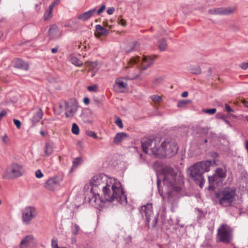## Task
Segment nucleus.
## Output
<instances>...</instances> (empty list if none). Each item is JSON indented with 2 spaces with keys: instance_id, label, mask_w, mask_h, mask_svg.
<instances>
[{
  "instance_id": "nucleus-1",
  "label": "nucleus",
  "mask_w": 248,
  "mask_h": 248,
  "mask_svg": "<svg viewBox=\"0 0 248 248\" xmlns=\"http://www.w3.org/2000/svg\"><path fill=\"white\" fill-rule=\"evenodd\" d=\"M141 144L145 153L153 155L156 158L171 157L178 150L175 141L167 140L160 143V139L158 138L154 139L144 138L142 139Z\"/></svg>"
},
{
  "instance_id": "nucleus-2",
  "label": "nucleus",
  "mask_w": 248,
  "mask_h": 248,
  "mask_svg": "<svg viewBox=\"0 0 248 248\" xmlns=\"http://www.w3.org/2000/svg\"><path fill=\"white\" fill-rule=\"evenodd\" d=\"M111 179L113 178H108L104 174L96 175L93 178L91 182L92 197L89 199V202L92 206L96 208L103 206L104 202L100 197L99 192L106 189V187Z\"/></svg>"
},
{
  "instance_id": "nucleus-3",
  "label": "nucleus",
  "mask_w": 248,
  "mask_h": 248,
  "mask_svg": "<svg viewBox=\"0 0 248 248\" xmlns=\"http://www.w3.org/2000/svg\"><path fill=\"white\" fill-rule=\"evenodd\" d=\"M162 173L164 185L171 190L168 192V197L170 198L172 196L174 192H178L181 190L182 186L184 184L183 177L180 174H178V171L170 166L164 167Z\"/></svg>"
},
{
  "instance_id": "nucleus-4",
  "label": "nucleus",
  "mask_w": 248,
  "mask_h": 248,
  "mask_svg": "<svg viewBox=\"0 0 248 248\" xmlns=\"http://www.w3.org/2000/svg\"><path fill=\"white\" fill-rule=\"evenodd\" d=\"M105 188V190L101 191L105 201L112 202L116 201L120 204L126 203V196L122 187L120 182L117 179H110L108 186Z\"/></svg>"
},
{
  "instance_id": "nucleus-5",
  "label": "nucleus",
  "mask_w": 248,
  "mask_h": 248,
  "mask_svg": "<svg viewBox=\"0 0 248 248\" xmlns=\"http://www.w3.org/2000/svg\"><path fill=\"white\" fill-rule=\"evenodd\" d=\"M211 165L210 161H203L194 164L188 169L190 177L201 188L203 187L205 182L203 174L210 170Z\"/></svg>"
},
{
  "instance_id": "nucleus-6",
  "label": "nucleus",
  "mask_w": 248,
  "mask_h": 248,
  "mask_svg": "<svg viewBox=\"0 0 248 248\" xmlns=\"http://www.w3.org/2000/svg\"><path fill=\"white\" fill-rule=\"evenodd\" d=\"M155 59V57L144 56L142 58L141 62H140V57H133L128 61V66L125 68L136 65L139 68V73L141 75L143 70L148 69L154 63Z\"/></svg>"
},
{
  "instance_id": "nucleus-7",
  "label": "nucleus",
  "mask_w": 248,
  "mask_h": 248,
  "mask_svg": "<svg viewBox=\"0 0 248 248\" xmlns=\"http://www.w3.org/2000/svg\"><path fill=\"white\" fill-rule=\"evenodd\" d=\"M236 196V190L233 188H226L216 193V197L219 203L224 207L230 206L234 201Z\"/></svg>"
},
{
  "instance_id": "nucleus-8",
  "label": "nucleus",
  "mask_w": 248,
  "mask_h": 248,
  "mask_svg": "<svg viewBox=\"0 0 248 248\" xmlns=\"http://www.w3.org/2000/svg\"><path fill=\"white\" fill-rule=\"evenodd\" d=\"M218 240L223 243L229 244L232 239V230L226 224H221L217 230Z\"/></svg>"
},
{
  "instance_id": "nucleus-9",
  "label": "nucleus",
  "mask_w": 248,
  "mask_h": 248,
  "mask_svg": "<svg viewBox=\"0 0 248 248\" xmlns=\"http://www.w3.org/2000/svg\"><path fill=\"white\" fill-rule=\"evenodd\" d=\"M140 212L143 218L146 220V225L149 227V222L153 219V227H155L157 222V215L154 216L152 210V204H147L140 207Z\"/></svg>"
},
{
  "instance_id": "nucleus-10",
  "label": "nucleus",
  "mask_w": 248,
  "mask_h": 248,
  "mask_svg": "<svg viewBox=\"0 0 248 248\" xmlns=\"http://www.w3.org/2000/svg\"><path fill=\"white\" fill-rule=\"evenodd\" d=\"M23 167L17 163H13L8 166L6 172L11 178H17L21 176L24 173Z\"/></svg>"
},
{
  "instance_id": "nucleus-11",
  "label": "nucleus",
  "mask_w": 248,
  "mask_h": 248,
  "mask_svg": "<svg viewBox=\"0 0 248 248\" xmlns=\"http://www.w3.org/2000/svg\"><path fill=\"white\" fill-rule=\"evenodd\" d=\"M65 109L66 112L65 113V116L66 118L74 116L78 109V102L75 99H70L68 101H63Z\"/></svg>"
},
{
  "instance_id": "nucleus-12",
  "label": "nucleus",
  "mask_w": 248,
  "mask_h": 248,
  "mask_svg": "<svg viewBox=\"0 0 248 248\" xmlns=\"http://www.w3.org/2000/svg\"><path fill=\"white\" fill-rule=\"evenodd\" d=\"M37 215L36 209L32 206L26 207L22 212V219L24 224H28Z\"/></svg>"
},
{
  "instance_id": "nucleus-13",
  "label": "nucleus",
  "mask_w": 248,
  "mask_h": 248,
  "mask_svg": "<svg viewBox=\"0 0 248 248\" xmlns=\"http://www.w3.org/2000/svg\"><path fill=\"white\" fill-rule=\"evenodd\" d=\"M235 10V8H215L208 10V13L211 15H229Z\"/></svg>"
},
{
  "instance_id": "nucleus-14",
  "label": "nucleus",
  "mask_w": 248,
  "mask_h": 248,
  "mask_svg": "<svg viewBox=\"0 0 248 248\" xmlns=\"http://www.w3.org/2000/svg\"><path fill=\"white\" fill-rule=\"evenodd\" d=\"M61 181V179L58 177L50 178L46 181L44 187L48 190L53 191L60 185Z\"/></svg>"
},
{
  "instance_id": "nucleus-15",
  "label": "nucleus",
  "mask_w": 248,
  "mask_h": 248,
  "mask_svg": "<svg viewBox=\"0 0 248 248\" xmlns=\"http://www.w3.org/2000/svg\"><path fill=\"white\" fill-rule=\"evenodd\" d=\"M36 241L32 235H28L25 237L20 243V248H27L34 247Z\"/></svg>"
},
{
  "instance_id": "nucleus-16",
  "label": "nucleus",
  "mask_w": 248,
  "mask_h": 248,
  "mask_svg": "<svg viewBox=\"0 0 248 248\" xmlns=\"http://www.w3.org/2000/svg\"><path fill=\"white\" fill-rule=\"evenodd\" d=\"M222 179L214 174L212 176L208 177L209 187L208 189L210 190H214L220 183L222 182Z\"/></svg>"
},
{
  "instance_id": "nucleus-17",
  "label": "nucleus",
  "mask_w": 248,
  "mask_h": 248,
  "mask_svg": "<svg viewBox=\"0 0 248 248\" xmlns=\"http://www.w3.org/2000/svg\"><path fill=\"white\" fill-rule=\"evenodd\" d=\"M12 63L14 67L16 68L25 71H27L29 69V64L20 59H15L13 61Z\"/></svg>"
},
{
  "instance_id": "nucleus-18",
  "label": "nucleus",
  "mask_w": 248,
  "mask_h": 248,
  "mask_svg": "<svg viewBox=\"0 0 248 248\" xmlns=\"http://www.w3.org/2000/svg\"><path fill=\"white\" fill-rule=\"evenodd\" d=\"M96 12V8H93L86 12H84L77 17L78 19L82 21H86L93 17Z\"/></svg>"
},
{
  "instance_id": "nucleus-19",
  "label": "nucleus",
  "mask_w": 248,
  "mask_h": 248,
  "mask_svg": "<svg viewBox=\"0 0 248 248\" xmlns=\"http://www.w3.org/2000/svg\"><path fill=\"white\" fill-rule=\"evenodd\" d=\"M43 112L41 108L37 109L33 113L32 117L30 120L32 124V126H34L35 124L39 122L42 118Z\"/></svg>"
},
{
  "instance_id": "nucleus-20",
  "label": "nucleus",
  "mask_w": 248,
  "mask_h": 248,
  "mask_svg": "<svg viewBox=\"0 0 248 248\" xmlns=\"http://www.w3.org/2000/svg\"><path fill=\"white\" fill-rule=\"evenodd\" d=\"M61 36V32H48L46 38L48 41H55L60 38Z\"/></svg>"
},
{
  "instance_id": "nucleus-21",
  "label": "nucleus",
  "mask_w": 248,
  "mask_h": 248,
  "mask_svg": "<svg viewBox=\"0 0 248 248\" xmlns=\"http://www.w3.org/2000/svg\"><path fill=\"white\" fill-rule=\"evenodd\" d=\"M127 137L128 135L125 133H118L116 135V136L114 138V142L115 144H119Z\"/></svg>"
},
{
  "instance_id": "nucleus-22",
  "label": "nucleus",
  "mask_w": 248,
  "mask_h": 248,
  "mask_svg": "<svg viewBox=\"0 0 248 248\" xmlns=\"http://www.w3.org/2000/svg\"><path fill=\"white\" fill-rule=\"evenodd\" d=\"M139 48L140 44L137 42H133L129 44L128 46L125 48V51L130 52L132 51L139 50Z\"/></svg>"
},
{
  "instance_id": "nucleus-23",
  "label": "nucleus",
  "mask_w": 248,
  "mask_h": 248,
  "mask_svg": "<svg viewBox=\"0 0 248 248\" xmlns=\"http://www.w3.org/2000/svg\"><path fill=\"white\" fill-rule=\"evenodd\" d=\"M45 148V153L46 156L50 155L53 152V147L51 143L46 142Z\"/></svg>"
},
{
  "instance_id": "nucleus-24",
  "label": "nucleus",
  "mask_w": 248,
  "mask_h": 248,
  "mask_svg": "<svg viewBox=\"0 0 248 248\" xmlns=\"http://www.w3.org/2000/svg\"><path fill=\"white\" fill-rule=\"evenodd\" d=\"M127 86V83L122 80L121 78H117L115 80V85L114 87L118 88L119 89H124Z\"/></svg>"
},
{
  "instance_id": "nucleus-25",
  "label": "nucleus",
  "mask_w": 248,
  "mask_h": 248,
  "mask_svg": "<svg viewBox=\"0 0 248 248\" xmlns=\"http://www.w3.org/2000/svg\"><path fill=\"white\" fill-rule=\"evenodd\" d=\"M158 47L160 51H164L167 47V43L166 39L164 38H161L158 41Z\"/></svg>"
},
{
  "instance_id": "nucleus-26",
  "label": "nucleus",
  "mask_w": 248,
  "mask_h": 248,
  "mask_svg": "<svg viewBox=\"0 0 248 248\" xmlns=\"http://www.w3.org/2000/svg\"><path fill=\"white\" fill-rule=\"evenodd\" d=\"M189 71L192 74L199 75L201 73L202 70L199 65H194L190 67Z\"/></svg>"
},
{
  "instance_id": "nucleus-27",
  "label": "nucleus",
  "mask_w": 248,
  "mask_h": 248,
  "mask_svg": "<svg viewBox=\"0 0 248 248\" xmlns=\"http://www.w3.org/2000/svg\"><path fill=\"white\" fill-rule=\"evenodd\" d=\"M215 174L222 179L225 178L226 176V171L221 168H217Z\"/></svg>"
},
{
  "instance_id": "nucleus-28",
  "label": "nucleus",
  "mask_w": 248,
  "mask_h": 248,
  "mask_svg": "<svg viewBox=\"0 0 248 248\" xmlns=\"http://www.w3.org/2000/svg\"><path fill=\"white\" fill-rule=\"evenodd\" d=\"M109 32H94V35L96 38L102 40L108 34Z\"/></svg>"
},
{
  "instance_id": "nucleus-29",
  "label": "nucleus",
  "mask_w": 248,
  "mask_h": 248,
  "mask_svg": "<svg viewBox=\"0 0 248 248\" xmlns=\"http://www.w3.org/2000/svg\"><path fill=\"white\" fill-rule=\"evenodd\" d=\"M70 62L72 64L78 67L81 66L83 64V63L79 59L75 57H71L70 58Z\"/></svg>"
},
{
  "instance_id": "nucleus-30",
  "label": "nucleus",
  "mask_w": 248,
  "mask_h": 248,
  "mask_svg": "<svg viewBox=\"0 0 248 248\" xmlns=\"http://www.w3.org/2000/svg\"><path fill=\"white\" fill-rule=\"evenodd\" d=\"M81 162V160L80 158H77L74 159L73 161V166L71 168V170L77 168Z\"/></svg>"
},
{
  "instance_id": "nucleus-31",
  "label": "nucleus",
  "mask_w": 248,
  "mask_h": 248,
  "mask_svg": "<svg viewBox=\"0 0 248 248\" xmlns=\"http://www.w3.org/2000/svg\"><path fill=\"white\" fill-rule=\"evenodd\" d=\"M80 230V228L79 226L77 224H74L73 227H72V233L74 235H77L78 234L79 231Z\"/></svg>"
},
{
  "instance_id": "nucleus-32",
  "label": "nucleus",
  "mask_w": 248,
  "mask_h": 248,
  "mask_svg": "<svg viewBox=\"0 0 248 248\" xmlns=\"http://www.w3.org/2000/svg\"><path fill=\"white\" fill-rule=\"evenodd\" d=\"M52 16V12L51 10H47L44 14V18L45 20L50 19Z\"/></svg>"
},
{
  "instance_id": "nucleus-33",
  "label": "nucleus",
  "mask_w": 248,
  "mask_h": 248,
  "mask_svg": "<svg viewBox=\"0 0 248 248\" xmlns=\"http://www.w3.org/2000/svg\"><path fill=\"white\" fill-rule=\"evenodd\" d=\"M72 132L75 135H78L79 134V128L76 123H73L72 124Z\"/></svg>"
},
{
  "instance_id": "nucleus-34",
  "label": "nucleus",
  "mask_w": 248,
  "mask_h": 248,
  "mask_svg": "<svg viewBox=\"0 0 248 248\" xmlns=\"http://www.w3.org/2000/svg\"><path fill=\"white\" fill-rule=\"evenodd\" d=\"M190 102L188 100H182L178 102L177 107L179 108H182L185 107L187 104Z\"/></svg>"
},
{
  "instance_id": "nucleus-35",
  "label": "nucleus",
  "mask_w": 248,
  "mask_h": 248,
  "mask_svg": "<svg viewBox=\"0 0 248 248\" xmlns=\"http://www.w3.org/2000/svg\"><path fill=\"white\" fill-rule=\"evenodd\" d=\"M151 99L153 101L156 103H159L162 101V98L160 96L157 95H153L151 96Z\"/></svg>"
},
{
  "instance_id": "nucleus-36",
  "label": "nucleus",
  "mask_w": 248,
  "mask_h": 248,
  "mask_svg": "<svg viewBox=\"0 0 248 248\" xmlns=\"http://www.w3.org/2000/svg\"><path fill=\"white\" fill-rule=\"evenodd\" d=\"M203 111L205 113L209 114H213L215 113L217 111V109L215 108H210V109H206L205 110H203Z\"/></svg>"
},
{
  "instance_id": "nucleus-37",
  "label": "nucleus",
  "mask_w": 248,
  "mask_h": 248,
  "mask_svg": "<svg viewBox=\"0 0 248 248\" xmlns=\"http://www.w3.org/2000/svg\"><path fill=\"white\" fill-rule=\"evenodd\" d=\"M86 134L88 136L92 137L94 139H96L97 138V136L96 133L92 131H90V130L87 131Z\"/></svg>"
},
{
  "instance_id": "nucleus-38",
  "label": "nucleus",
  "mask_w": 248,
  "mask_h": 248,
  "mask_svg": "<svg viewBox=\"0 0 248 248\" xmlns=\"http://www.w3.org/2000/svg\"><path fill=\"white\" fill-rule=\"evenodd\" d=\"M115 124L117 125V126L120 128H122L123 127V124L122 120L120 118L118 117L115 121Z\"/></svg>"
},
{
  "instance_id": "nucleus-39",
  "label": "nucleus",
  "mask_w": 248,
  "mask_h": 248,
  "mask_svg": "<svg viewBox=\"0 0 248 248\" xmlns=\"http://www.w3.org/2000/svg\"><path fill=\"white\" fill-rule=\"evenodd\" d=\"M51 246L52 248H59L58 241L56 239H52L51 240Z\"/></svg>"
},
{
  "instance_id": "nucleus-40",
  "label": "nucleus",
  "mask_w": 248,
  "mask_h": 248,
  "mask_svg": "<svg viewBox=\"0 0 248 248\" xmlns=\"http://www.w3.org/2000/svg\"><path fill=\"white\" fill-rule=\"evenodd\" d=\"M96 31H108L104 27L100 25H96L95 27Z\"/></svg>"
},
{
  "instance_id": "nucleus-41",
  "label": "nucleus",
  "mask_w": 248,
  "mask_h": 248,
  "mask_svg": "<svg viewBox=\"0 0 248 248\" xmlns=\"http://www.w3.org/2000/svg\"><path fill=\"white\" fill-rule=\"evenodd\" d=\"M35 175L37 178H41L44 176L40 170H37L35 172Z\"/></svg>"
},
{
  "instance_id": "nucleus-42",
  "label": "nucleus",
  "mask_w": 248,
  "mask_h": 248,
  "mask_svg": "<svg viewBox=\"0 0 248 248\" xmlns=\"http://www.w3.org/2000/svg\"><path fill=\"white\" fill-rule=\"evenodd\" d=\"M87 89L91 92H96L97 90V86L96 85L90 86L87 87Z\"/></svg>"
},
{
  "instance_id": "nucleus-43",
  "label": "nucleus",
  "mask_w": 248,
  "mask_h": 248,
  "mask_svg": "<svg viewBox=\"0 0 248 248\" xmlns=\"http://www.w3.org/2000/svg\"><path fill=\"white\" fill-rule=\"evenodd\" d=\"M140 75H141L139 73V74H136L135 76L131 77L130 78H128L127 77H126L124 78L125 79H136V78H139L140 79H141V78H140Z\"/></svg>"
},
{
  "instance_id": "nucleus-44",
  "label": "nucleus",
  "mask_w": 248,
  "mask_h": 248,
  "mask_svg": "<svg viewBox=\"0 0 248 248\" xmlns=\"http://www.w3.org/2000/svg\"><path fill=\"white\" fill-rule=\"evenodd\" d=\"M115 11V8L111 7H109L108 8L107 12L108 15H111L113 14Z\"/></svg>"
},
{
  "instance_id": "nucleus-45",
  "label": "nucleus",
  "mask_w": 248,
  "mask_h": 248,
  "mask_svg": "<svg viewBox=\"0 0 248 248\" xmlns=\"http://www.w3.org/2000/svg\"><path fill=\"white\" fill-rule=\"evenodd\" d=\"M106 5L105 4L102 5L99 9L96 12L98 15H100L105 9Z\"/></svg>"
},
{
  "instance_id": "nucleus-46",
  "label": "nucleus",
  "mask_w": 248,
  "mask_h": 248,
  "mask_svg": "<svg viewBox=\"0 0 248 248\" xmlns=\"http://www.w3.org/2000/svg\"><path fill=\"white\" fill-rule=\"evenodd\" d=\"M240 67L243 70H246L248 68V62H244L240 65Z\"/></svg>"
},
{
  "instance_id": "nucleus-47",
  "label": "nucleus",
  "mask_w": 248,
  "mask_h": 248,
  "mask_svg": "<svg viewBox=\"0 0 248 248\" xmlns=\"http://www.w3.org/2000/svg\"><path fill=\"white\" fill-rule=\"evenodd\" d=\"M14 123L15 124L16 126L18 129H19L21 127V122L19 120L17 119H14Z\"/></svg>"
},
{
  "instance_id": "nucleus-48",
  "label": "nucleus",
  "mask_w": 248,
  "mask_h": 248,
  "mask_svg": "<svg viewBox=\"0 0 248 248\" xmlns=\"http://www.w3.org/2000/svg\"><path fill=\"white\" fill-rule=\"evenodd\" d=\"M160 183V181L158 179L157 181V187H158V191L159 192V194H160V196L163 198H164V196L163 195V191L161 190L160 187L159 186Z\"/></svg>"
},
{
  "instance_id": "nucleus-49",
  "label": "nucleus",
  "mask_w": 248,
  "mask_h": 248,
  "mask_svg": "<svg viewBox=\"0 0 248 248\" xmlns=\"http://www.w3.org/2000/svg\"><path fill=\"white\" fill-rule=\"evenodd\" d=\"M225 108L226 110L228 112H233V110L227 104H225Z\"/></svg>"
},
{
  "instance_id": "nucleus-50",
  "label": "nucleus",
  "mask_w": 248,
  "mask_h": 248,
  "mask_svg": "<svg viewBox=\"0 0 248 248\" xmlns=\"http://www.w3.org/2000/svg\"><path fill=\"white\" fill-rule=\"evenodd\" d=\"M118 22L119 24H121L123 26H125L126 25V21L122 18L120 19H118Z\"/></svg>"
},
{
  "instance_id": "nucleus-51",
  "label": "nucleus",
  "mask_w": 248,
  "mask_h": 248,
  "mask_svg": "<svg viewBox=\"0 0 248 248\" xmlns=\"http://www.w3.org/2000/svg\"><path fill=\"white\" fill-rule=\"evenodd\" d=\"M57 30H58V27L56 25L53 24L51 25L48 31H55Z\"/></svg>"
},
{
  "instance_id": "nucleus-52",
  "label": "nucleus",
  "mask_w": 248,
  "mask_h": 248,
  "mask_svg": "<svg viewBox=\"0 0 248 248\" xmlns=\"http://www.w3.org/2000/svg\"><path fill=\"white\" fill-rule=\"evenodd\" d=\"M162 81V78H156L154 81V84L157 85L158 84H160Z\"/></svg>"
},
{
  "instance_id": "nucleus-53",
  "label": "nucleus",
  "mask_w": 248,
  "mask_h": 248,
  "mask_svg": "<svg viewBox=\"0 0 248 248\" xmlns=\"http://www.w3.org/2000/svg\"><path fill=\"white\" fill-rule=\"evenodd\" d=\"M2 140L5 144H7L9 142V139L6 135H4L3 136Z\"/></svg>"
},
{
  "instance_id": "nucleus-54",
  "label": "nucleus",
  "mask_w": 248,
  "mask_h": 248,
  "mask_svg": "<svg viewBox=\"0 0 248 248\" xmlns=\"http://www.w3.org/2000/svg\"><path fill=\"white\" fill-rule=\"evenodd\" d=\"M6 114H7L6 111L5 110H2L0 112V120L2 119V117L6 116Z\"/></svg>"
},
{
  "instance_id": "nucleus-55",
  "label": "nucleus",
  "mask_w": 248,
  "mask_h": 248,
  "mask_svg": "<svg viewBox=\"0 0 248 248\" xmlns=\"http://www.w3.org/2000/svg\"><path fill=\"white\" fill-rule=\"evenodd\" d=\"M83 102L85 104L88 105L90 103V99L88 97H85L83 99Z\"/></svg>"
},
{
  "instance_id": "nucleus-56",
  "label": "nucleus",
  "mask_w": 248,
  "mask_h": 248,
  "mask_svg": "<svg viewBox=\"0 0 248 248\" xmlns=\"http://www.w3.org/2000/svg\"><path fill=\"white\" fill-rule=\"evenodd\" d=\"M140 161L141 162H143L145 160V156H144L142 154H140Z\"/></svg>"
},
{
  "instance_id": "nucleus-57",
  "label": "nucleus",
  "mask_w": 248,
  "mask_h": 248,
  "mask_svg": "<svg viewBox=\"0 0 248 248\" xmlns=\"http://www.w3.org/2000/svg\"><path fill=\"white\" fill-rule=\"evenodd\" d=\"M188 94V92H186V91H185V92H184L182 93L181 96H182V97H187V96Z\"/></svg>"
},
{
  "instance_id": "nucleus-58",
  "label": "nucleus",
  "mask_w": 248,
  "mask_h": 248,
  "mask_svg": "<svg viewBox=\"0 0 248 248\" xmlns=\"http://www.w3.org/2000/svg\"><path fill=\"white\" fill-rule=\"evenodd\" d=\"M211 155L214 157V158H216L218 156V154L216 152H212L211 153Z\"/></svg>"
},
{
  "instance_id": "nucleus-59",
  "label": "nucleus",
  "mask_w": 248,
  "mask_h": 248,
  "mask_svg": "<svg viewBox=\"0 0 248 248\" xmlns=\"http://www.w3.org/2000/svg\"><path fill=\"white\" fill-rule=\"evenodd\" d=\"M58 47H55L51 49V52L52 53L54 54L57 52L58 51Z\"/></svg>"
},
{
  "instance_id": "nucleus-60",
  "label": "nucleus",
  "mask_w": 248,
  "mask_h": 248,
  "mask_svg": "<svg viewBox=\"0 0 248 248\" xmlns=\"http://www.w3.org/2000/svg\"><path fill=\"white\" fill-rule=\"evenodd\" d=\"M243 104L246 107L248 108V100H244L242 101Z\"/></svg>"
},
{
  "instance_id": "nucleus-61",
  "label": "nucleus",
  "mask_w": 248,
  "mask_h": 248,
  "mask_svg": "<svg viewBox=\"0 0 248 248\" xmlns=\"http://www.w3.org/2000/svg\"><path fill=\"white\" fill-rule=\"evenodd\" d=\"M55 6V3H52L51 5H49V8L48 10H51V11L52 12L53 9Z\"/></svg>"
},
{
  "instance_id": "nucleus-62",
  "label": "nucleus",
  "mask_w": 248,
  "mask_h": 248,
  "mask_svg": "<svg viewBox=\"0 0 248 248\" xmlns=\"http://www.w3.org/2000/svg\"><path fill=\"white\" fill-rule=\"evenodd\" d=\"M40 133L41 135L42 136L44 137H45V136H46V132H45L44 131H43V130H41V131L40 132Z\"/></svg>"
},
{
  "instance_id": "nucleus-63",
  "label": "nucleus",
  "mask_w": 248,
  "mask_h": 248,
  "mask_svg": "<svg viewBox=\"0 0 248 248\" xmlns=\"http://www.w3.org/2000/svg\"><path fill=\"white\" fill-rule=\"evenodd\" d=\"M90 66H94V65H95V63L94 62H90V64H89Z\"/></svg>"
},
{
  "instance_id": "nucleus-64",
  "label": "nucleus",
  "mask_w": 248,
  "mask_h": 248,
  "mask_svg": "<svg viewBox=\"0 0 248 248\" xmlns=\"http://www.w3.org/2000/svg\"><path fill=\"white\" fill-rule=\"evenodd\" d=\"M59 3V0H56V1H55L52 3H55V5H56V4H58Z\"/></svg>"
}]
</instances>
